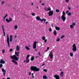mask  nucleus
<instances>
[{
    "mask_svg": "<svg viewBox=\"0 0 79 79\" xmlns=\"http://www.w3.org/2000/svg\"><path fill=\"white\" fill-rule=\"evenodd\" d=\"M6 21L7 22V23H10V22L12 21V18H9V20L8 19H6Z\"/></svg>",
    "mask_w": 79,
    "mask_h": 79,
    "instance_id": "8",
    "label": "nucleus"
},
{
    "mask_svg": "<svg viewBox=\"0 0 79 79\" xmlns=\"http://www.w3.org/2000/svg\"><path fill=\"white\" fill-rule=\"evenodd\" d=\"M45 23V24H48V22H46Z\"/></svg>",
    "mask_w": 79,
    "mask_h": 79,
    "instance_id": "59",
    "label": "nucleus"
},
{
    "mask_svg": "<svg viewBox=\"0 0 79 79\" xmlns=\"http://www.w3.org/2000/svg\"><path fill=\"white\" fill-rule=\"evenodd\" d=\"M42 0H40V3H42Z\"/></svg>",
    "mask_w": 79,
    "mask_h": 79,
    "instance_id": "51",
    "label": "nucleus"
},
{
    "mask_svg": "<svg viewBox=\"0 0 79 79\" xmlns=\"http://www.w3.org/2000/svg\"><path fill=\"white\" fill-rule=\"evenodd\" d=\"M64 35H62L60 38L61 39H63V38H64Z\"/></svg>",
    "mask_w": 79,
    "mask_h": 79,
    "instance_id": "42",
    "label": "nucleus"
},
{
    "mask_svg": "<svg viewBox=\"0 0 79 79\" xmlns=\"http://www.w3.org/2000/svg\"><path fill=\"white\" fill-rule=\"evenodd\" d=\"M30 56V55H28L27 56V57L26 59H28V58H29V56Z\"/></svg>",
    "mask_w": 79,
    "mask_h": 79,
    "instance_id": "43",
    "label": "nucleus"
},
{
    "mask_svg": "<svg viewBox=\"0 0 79 79\" xmlns=\"http://www.w3.org/2000/svg\"><path fill=\"white\" fill-rule=\"evenodd\" d=\"M39 55H40V56H41V55H40V52H39Z\"/></svg>",
    "mask_w": 79,
    "mask_h": 79,
    "instance_id": "53",
    "label": "nucleus"
},
{
    "mask_svg": "<svg viewBox=\"0 0 79 79\" xmlns=\"http://www.w3.org/2000/svg\"><path fill=\"white\" fill-rule=\"evenodd\" d=\"M32 78H34V76H32Z\"/></svg>",
    "mask_w": 79,
    "mask_h": 79,
    "instance_id": "61",
    "label": "nucleus"
},
{
    "mask_svg": "<svg viewBox=\"0 0 79 79\" xmlns=\"http://www.w3.org/2000/svg\"><path fill=\"white\" fill-rule=\"evenodd\" d=\"M3 67V64H0V68H2Z\"/></svg>",
    "mask_w": 79,
    "mask_h": 79,
    "instance_id": "32",
    "label": "nucleus"
},
{
    "mask_svg": "<svg viewBox=\"0 0 79 79\" xmlns=\"http://www.w3.org/2000/svg\"><path fill=\"white\" fill-rule=\"evenodd\" d=\"M10 52H12L13 51V49H11L10 50Z\"/></svg>",
    "mask_w": 79,
    "mask_h": 79,
    "instance_id": "47",
    "label": "nucleus"
},
{
    "mask_svg": "<svg viewBox=\"0 0 79 79\" xmlns=\"http://www.w3.org/2000/svg\"><path fill=\"white\" fill-rule=\"evenodd\" d=\"M7 79H10V77H8L7 78Z\"/></svg>",
    "mask_w": 79,
    "mask_h": 79,
    "instance_id": "58",
    "label": "nucleus"
},
{
    "mask_svg": "<svg viewBox=\"0 0 79 79\" xmlns=\"http://www.w3.org/2000/svg\"><path fill=\"white\" fill-rule=\"evenodd\" d=\"M37 9L38 8V6H37Z\"/></svg>",
    "mask_w": 79,
    "mask_h": 79,
    "instance_id": "64",
    "label": "nucleus"
},
{
    "mask_svg": "<svg viewBox=\"0 0 79 79\" xmlns=\"http://www.w3.org/2000/svg\"><path fill=\"white\" fill-rule=\"evenodd\" d=\"M0 63L5 64V61L3 60V59H1L0 60Z\"/></svg>",
    "mask_w": 79,
    "mask_h": 79,
    "instance_id": "16",
    "label": "nucleus"
},
{
    "mask_svg": "<svg viewBox=\"0 0 79 79\" xmlns=\"http://www.w3.org/2000/svg\"><path fill=\"white\" fill-rule=\"evenodd\" d=\"M68 16H71V13H68Z\"/></svg>",
    "mask_w": 79,
    "mask_h": 79,
    "instance_id": "40",
    "label": "nucleus"
},
{
    "mask_svg": "<svg viewBox=\"0 0 79 79\" xmlns=\"http://www.w3.org/2000/svg\"><path fill=\"white\" fill-rule=\"evenodd\" d=\"M55 28H56V29L57 31H60V27H56Z\"/></svg>",
    "mask_w": 79,
    "mask_h": 79,
    "instance_id": "22",
    "label": "nucleus"
},
{
    "mask_svg": "<svg viewBox=\"0 0 79 79\" xmlns=\"http://www.w3.org/2000/svg\"><path fill=\"white\" fill-rule=\"evenodd\" d=\"M43 78H44V79H46L47 78V77L46 76H44L43 77Z\"/></svg>",
    "mask_w": 79,
    "mask_h": 79,
    "instance_id": "38",
    "label": "nucleus"
},
{
    "mask_svg": "<svg viewBox=\"0 0 79 79\" xmlns=\"http://www.w3.org/2000/svg\"><path fill=\"white\" fill-rule=\"evenodd\" d=\"M35 51H36V52H37V50L36 49H35Z\"/></svg>",
    "mask_w": 79,
    "mask_h": 79,
    "instance_id": "62",
    "label": "nucleus"
},
{
    "mask_svg": "<svg viewBox=\"0 0 79 79\" xmlns=\"http://www.w3.org/2000/svg\"><path fill=\"white\" fill-rule=\"evenodd\" d=\"M73 53L71 52L70 53V56H71V57H73Z\"/></svg>",
    "mask_w": 79,
    "mask_h": 79,
    "instance_id": "25",
    "label": "nucleus"
},
{
    "mask_svg": "<svg viewBox=\"0 0 79 79\" xmlns=\"http://www.w3.org/2000/svg\"><path fill=\"white\" fill-rule=\"evenodd\" d=\"M73 46L72 50H73V52H76L77 49H76V44H74L73 45Z\"/></svg>",
    "mask_w": 79,
    "mask_h": 79,
    "instance_id": "5",
    "label": "nucleus"
},
{
    "mask_svg": "<svg viewBox=\"0 0 79 79\" xmlns=\"http://www.w3.org/2000/svg\"><path fill=\"white\" fill-rule=\"evenodd\" d=\"M29 76H30V75H31V72H29Z\"/></svg>",
    "mask_w": 79,
    "mask_h": 79,
    "instance_id": "50",
    "label": "nucleus"
},
{
    "mask_svg": "<svg viewBox=\"0 0 79 79\" xmlns=\"http://www.w3.org/2000/svg\"><path fill=\"white\" fill-rule=\"evenodd\" d=\"M25 48L26 49H27V50H30V48H29L27 46H26Z\"/></svg>",
    "mask_w": 79,
    "mask_h": 79,
    "instance_id": "26",
    "label": "nucleus"
},
{
    "mask_svg": "<svg viewBox=\"0 0 79 79\" xmlns=\"http://www.w3.org/2000/svg\"><path fill=\"white\" fill-rule=\"evenodd\" d=\"M16 50L15 51V54L17 56H18L19 55V52H16Z\"/></svg>",
    "mask_w": 79,
    "mask_h": 79,
    "instance_id": "18",
    "label": "nucleus"
},
{
    "mask_svg": "<svg viewBox=\"0 0 79 79\" xmlns=\"http://www.w3.org/2000/svg\"><path fill=\"white\" fill-rule=\"evenodd\" d=\"M69 0H65V2H66L67 3H68V2H69Z\"/></svg>",
    "mask_w": 79,
    "mask_h": 79,
    "instance_id": "46",
    "label": "nucleus"
},
{
    "mask_svg": "<svg viewBox=\"0 0 79 79\" xmlns=\"http://www.w3.org/2000/svg\"><path fill=\"white\" fill-rule=\"evenodd\" d=\"M37 57H39V56H36V58H37Z\"/></svg>",
    "mask_w": 79,
    "mask_h": 79,
    "instance_id": "63",
    "label": "nucleus"
},
{
    "mask_svg": "<svg viewBox=\"0 0 79 79\" xmlns=\"http://www.w3.org/2000/svg\"><path fill=\"white\" fill-rule=\"evenodd\" d=\"M49 56L51 58L50 61H53V53H52V51H51L49 54Z\"/></svg>",
    "mask_w": 79,
    "mask_h": 79,
    "instance_id": "4",
    "label": "nucleus"
},
{
    "mask_svg": "<svg viewBox=\"0 0 79 79\" xmlns=\"http://www.w3.org/2000/svg\"><path fill=\"white\" fill-rule=\"evenodd\" d=\"M2 4L3 5H4L5 3V1H3L2 2Z\"/></svg>",
    "mask_w": 79,
    "mask_h": 79,
    "instance_id": "34",
    "label": "nucleus"
},
{
    "mask_svg": "<svg viewBox=\"0 0 79 79\" xmlns=\"http://www.w3.org/2000/svg\"><path fill=\"white\" fill-rule=\"evenodd\" d=\"M49 30L50 32H52V28H49Z\"/></svg>",
    "mask_w": 79,
    "mask_h": 79,
    "instance_id": "41",
    "label": "nucleus"
},
{
    "mask_svg": "<svg viewBox=\"0 0 79 79\" xmlns=\"http://www.w3.org/2000/svg\"><path fill=\"white\" fill-rule=\"evenodd\" d=\"M54 77L56 79H60V77L57 75H55Z\"/></svg>",
    "mask_w": 79,
    "mask_h": 79,
    "instance_id": "11",
    "label": "nucleus"
},
{
    "mask_svg": "<svg viewBox=\"0 0 79 79\" xmlns=\"http://www.w3.org/2000/svg\"><path fill=\"white\" fill-rule=\"evenodd\" d=\"M42 39L43 40H45V37L43 36L42 37Z\"/></svg>",
    "mask_w": 79,
    "mask_h": 79,
    "instance_id": "35",
    "label": "nucleus"
},
{
    "mask_svg": "<svg viewBox=\"0 0 79 79\" xmlns=\"http://www.w3.org/2000/svg\"><path fill=\"white\" fill-rule=\"evenodd\" d=\"M20 48V47L19 46V45H17L16 47V50H17V51H19Z\"/></svg>",
    "mask_w": 79,
    "mask_h": 79,
    "instance_id": "15",
    "label": "nucleus"
},
{
    "mask_svg": "<svg viewBox=\"0 0 79 79\" xmlns=\"http://www.w3.org/2000/svg\"><path fill=\"white\" fill-rule=\"evenodd\" d=\"M43 21H46V19H41V22H43Z\"/></svg>",
    "mask_w": 79,
    "mask_h": 79,
    "instance_id": "27",
    "label": "nucleus"
},
{
    "mask_svg": "<svg viewBox=\"0 0 79 79\" xmlns=\"http://www.w3.org/2000/svg\"><path fill=\"white\" fill-rule=\"evenodd\" d=\"M2 28L3 30V33L4 34V36H5V29H4V26L3 25L2 26Z\"/></svg>",
    "mask_w": 79,
    "mask_h": 79,
    "instance_id": "13",
    "label": "nucleus"
},
{
    "mask_svg": "<svg viewBox=\"0 0 79 79\" xmlns=\"http://www.w3.org/2000/svg\"><path fill=\"white\" fill-rule=\"evenodd\" d=\"M36 19H37L38 21H41V19H40L39 16H37V17L36 18Z\"/></svg>",
    "mask_w": 79,
    "mask_h": 79,
    "instance_id": "17",
    "label": "nucleus"
},
{
    "mask_svg": "<svg viewBox=\"0 0 79 79\" xmlns=\"http://www.w3.org/2000/svg\"><path fill=\"white\" fill-rule=\"evenodd\" d=\"M47 40L46 39L44 40V42L45 43H46V42H47Z\"/></svg>",
    "mask_w": 79,
    "mask_h": 79,
    "instance_id": "49",
    "label": "nucleus"
},
{
    "mask_svg": "<svg viewBox=\"0 0 79 79\" xmlns=\"http://www.w3.org/2000/svg\"><path fill=\"white\" fill-rule=\"evenodd\" d=\"M60 75L61 76V77H63V75H64L63 72H61V73L60 74Z\"/></svg>",
    "mask_w": 79,
    "mask_h": 79,
    "instance_id": "23",
    "label": "nucleus"
},
{
    "mask_svg": "<svg viewBox=\"0 0 79 79\" xmlns=\"http://www.w3.org/2000/svg\"><path fill=\"white\" fill-rule=\"evenodd\" d=\"M43 71L44 72H47V70L46 69H44L43 70Z\"/></svg>",
    "mask_w": 79,
    "mask_h": 79,
    "instance_id": "44",
    "label": "nucleus"
},
{
    "mask_svg": "<svg viewBox=\"0 0 79 79\" xmlns=\"http://www.w3.org/2000/svg\"><path fill=\"white\" fill-rule=\"evenodd\" d=\"M51 26H52V27H53V25L52 24V25H51Z\"/></svg>",
    "mask_w": 79,
    "mask_h": 79,
    "instance_id": "60",
    "label": "nucleus"
},
{
    "mask_svg": "<svg viewBox=\"0 0 79 79\" xmlns=\"http://www.w3.org/2000/svg\"><path fill=\"white\" fill-rule=\"evenodd\" d=\"M68 10H71V8H70V7H68Z\"/></svg>",
    "mask_w": 79,
    "mask_h": 79,
    "instance_id": "48",
    "label": "nucleus"
},
{
    "mask_svg": "<svg viewBox=\"0 0 79 79\" xmlns=\"http://www.w3.org/2000/svg\"><path fill=\"white\" fill-rule=\"evenodd\" d=\"M72 25L73 26H74L75 25H76V23H75L73 22V23H72Z\"/></svg>",
    "mask_w": 79,
    "mask_h": 79,
    "instance_id": "36",
    "label": "nucleus"
},
{
    "mask_svg": "<svg viewBox=\"0 0 79 79\" xmlns=\"http://www.w3.org/2000/svg\"><path fill=\"white\" fill-rule=\"evenodd\" d=\"M7 44L9 47H10V39H9V36L8 35H7Z\"/></svg>",
    "mask_w": 79,
    "mask_h": 79,
    "instance_id": "6",
    "label": "nucleus"
},
{
    "mask_svg": "<svg viewBox=\"0 0 79 79\" xmlns=\"http://www.w3.org/2000/svg\"><path fill=\"white\" fill-rule=\"evenodd\" d=\"M30 69L31 71H35L37 72L39 71V68H37L36 66H31L30 68Z\"/></svg>",
    "mask_w": 79,
    "mask_h": 79,
    "instance_id": "1",
    "label": "nucleus"
},
{
    "mask_svg": "<svg viewBox=\"0 0 79 79\" xmlns=\"http://www.w3.org/2000/svg\"><path fill=\"white\" fill-rule=\"evenodd\" d=\"M7 16H8V14H6L4 18V19H5Z\"/></svg>",
    "mask_w": 79,
    "mask_h": 79,
    "instance_id": "33",
    "label": "nucleus"
},
{
    "mask_svg": "<svg viewBox=\"0 0 79 79\" xmlns=\"http://www.w3.org/2000/svg\"><path fill=\"white\" fill-rule=\"evenodd\" d=\"M57 39V42H59L60 40V39L59 38V37H57L56 38Z\"/></svg>",
    "mask_w": 79,
    "mask_h": 79,
    "instance_id": "28",
    "label": "nucleus"
},
{
    "mask_svg": "<svg viewBox=\"0 0 79 79\" xmlns=\"http://www.w3.org/2000/svg\"><path fill=\"white\" fill-rule=\"evenodd\" d=\"M44 9L45 11H50L51 10V8L50 7H49L48 8H47V7H45Z\"/></svg>",
    "mask_w": 79,
    "mask_h": 79,
    "instance_id": "9",
    "label": "nucleus"
},
{
    "mask_svg": "<svg viewBox=\"0 0 79 79\" xmlns=\"http://www.w3.org/2000/svg\"><path fill=\"white\" fill-rule=\"evenodd\" d=\"M31 76H34V73H32V74H31Z\"/></svg>",
    "mask_w": 79,
    "mask_h": 79,
    "instance_id": "57",
    "label": "nucleus"
},
{
    "mask_svg": "<svg viewBox=\"0 0 79 79\" xmlns=\"http://www.w3.org/2000/svg\"><path fill=\"white\" fill-rule=\"evenodd\" d=\"M10 58H11L12 59L15 60H17V61L19 60V59L18 58V57L16 56V55H14L13 56H10Z\"/></svg>",
    "mask_w": 79,
    "mask_h": 79,
    "instance_id": "3",
    "label": "nucleus"
},
{
    "mask_svg": "<svg viewBox=\"0 0 79 79\" xmlns=\"http://www.w3.org/2000/svg\"><path fill=\"white\" fill-rule=\"evenodd\" d=\"M44 65H45V64H43L42 65V66H44Z\"/></svg>",
    "mask_w": 79,
    "mask_h": 79,
    "instance_id": "52",
    "label": "nucleus"
},
{
    "mask_svg": "<svg viewBox=\"0 0 79 79\" xmlns=\"http://www.w3.org/2000/svg\"><path fill=\"white\" fill-rule=\"evenodd\" d=\"M26 62L27 63H29V60L28 59H26V60L24 61V63H26Z\"/></svg>",
    "mask_w": 79,
    "mask_h": 79,
    "instance_id": "19",
    "label": "nucleus"
},
{
    "mask_svg": "<svg viewBox=\"0 0 79 79\" xmlns=\"http://www.w3.org/2000/svg\"><path fill=\"white\" fill-rule=\"evenodd\" d=\"M69 10L66 11H65V13H66V14H67V13H69Z\"/></svg>",
    "mask_w": 79,
    "mask_h": 79,
    "instance_id": "45",
    "label": "nucleus"
},
{
    "mask_svg": "<svg viewBox=\"0 0 79 79\" xmlns=\"http://www.w3.org/2000/svg\"><path fill=\"white\" fill-rule=\"evenodd\" d=\"M14 28L15 30H17V29H18V26L15 25L14 26Z\"/></svg>",
    "mask_w": 79,
    "mask_h": 79,
    "instance_id": "24",
    "label": "nucleus"
},
{
    "mask_svg": "<svg viewBox=\"0 0 79 79\" xmlns=\"http://www.w3.org/2000/svg\"><path fill=\"white\" fill-rule=\"evenodd\" d=\"M45 5V3H43L42 4V5Z\"/></svg>",
    "mask_w": 79,
    "mask_h": 79,
    "instance_id": "56",
    "label": "nucleus"
},
{
    "mask_svg": "<svg viewBox=\"0 0 79 79\" xmlns=\"http://www.w3.org/2000/svg\"><path fill=\"white\" fill-rule=\"evenodd\" d=\"M53 34L54 35H56V34H57V33H56V31L55 30L54 31Z\"/></svg>",
    "mask_w": 79,
    "mask_h": 79,
    "instance_id": "21",
    "label": "nucleus"
},
{
    "mask_svg": "<svg viewBox=\"0 0 79 79\" xmlns=\"http://www.w3.org/2000/svg\"><path fill=\"white\" fill-rule=\"evenodd\" d=\"M34 60V56H32V58H31V61H33Z\"/></svg>",
    "mask_w": 79,
    "mask_h": 79,
    "instance_id": "30",
    "label": "nucleus"
},
{
    "mask_svg": "<svg viewBox=\"0 0 79 79\" xmlns=\"http://www.w3.org/2000/svg\"><path fill=\"white\" fill-rule=\"evenodd\" d=\"M70 28L72 29H73V27H74V26L72 25H71L70 26Z\"/></svg>",
    "mask_w": 79,
    "mask_h": 79,
    "instance_id": "31",
    "label": "nucleus"
},
{
    "mask_svg": "<svg viewBox=\"0 0 79 79\" xmlns=\"http://www.w3.org/2000/svg\"><path fill=\"white\" fill-rule=\"evenodd\" d=\"M12 62L13 63H14L16 65H17V64H18V63H17V62L16 61V60H12Z\"/></svg>",
    "mask_w": 79,
    "mask_h": 79,
    "instance_id": "14",
    "label": "nucleus"
},
{
    "mask_svg": "<svg viewBox=\"0 0 79 79\" xmlns=\"http://www.w3.org/2000/svg\"><path fill=\"white\" fill-rule=\"evenodd\" d=\"M53 14V10H51L49 11V16H52Z\"/></svg>",
    "mask_w": 79,
    "mask_h": 79,
    "instance_id": "7",
    "label": "nucleus"
},
{
    "mask_svg": "<svg viewBox=\"0 0 79 79\" xmlns=\"http://www.w3.org/2000/svg\"><path fill=\"white\" fill-rule=\"evenodd\" d=\"M56 12H57V13H58V12H59L60 11V10H59L57 9L56 10Z\"/></svg>",
    "mask_w": 79,
    "mask_h": 79,
    "instance_id": "39",
    "label": "nucleus"
},
{
    "mask_svg": "<svg viewBox=\"0 0 79 79\" xmlns=\"http://www.w3.org/2000/svg\"><path fill=\"white\" fill-rule=\"evenodd\" d=\"M13 40V36L11 35L10 36V42H12V40Z\"/></svg>",
    "mask_w": 79,
    "mask_h": 79,
    "instance_id": "20",
    "label": "nucleus"
},
{
    "mask_svg": "<svg viewBox=\"0 0 79 79\" xmlns=\"http://www.w3.org/2000/svg\"><path fill=\"white\" fill-rule=\"evenodd\" d=\"M31 5L33 6L34 5V3H32L31 4Z\"/></svg>",
    "mask_w": 79,
    "mask_h": 79,
    "instance_id": "55",
    "label": "nucleus"
},
{
    "mask_svg": "<svg viewBox=\"0 0 79 79\" xmlns=\"http://www.w3.org/2000/svg\"><path fill=\"white\" fill-rule=\"evenodd\" d=\"M49 48H49V47H48V48H47V50H48Z\"/></svg>",
    "mask_w": 79,
    "mask_h": 79,
    "instance_id": "54",
    "label": "nucleus"
},
{
    "mask_svg": "<svg viewBox=\"0 0 79 79\" xmlns=\"http://www.w3.org/2000/svg\"><path fill=\"white\" fill-rule=\"evenodd\" d=\"M2 53H3V54H4V53H5V50L3 49L2 50Z\"/></svg>",
    "mask_w": 79,
    "mask_h": 79,
    "instance_id": "29",
    "label": "nucleus"
},
{
    "mask_svg": "<svg viewBox=\"0 0 79 79\" xmlns=\"http://www.w3.org/2000/svg\"><path fill=\"white\" fill-rule=\"evenodd\" d=\"M36 44H37V43H36V41H35L33 44V48H36Z\"/></svg>",
    "mask_w": 79,
    "mask_h": 79,
    "instance_id": "12",
    "label": "nucleus"
},
{
    "mask_svg": "<svg viewBox=\"0 0 79 79\" xmlns=\"http://www.w3.org/2000/svg\"><path fill=\"white\" fill-rule=\"evenodd\" d=\"M61 18L63 22L65 21V20H66V18L65 17V12H64V11H63L62 12V15L61 17Z\"/></svg>",
    "mask_w": 79,
    "mask_h": 79,
    "instance_id": "2",
    "label": "nucleus"
},
{
    "mask_svg": "<svg viewBox=\"0 0 79 79\" xmlns=\"http://www.w3.org/2000/svg\"><path fill=\"white\" fill-rule=\"evenodd\" d=\"M31 15L33 16H35V13H31Z\"/></svg>",
    "mask_w": 79,
    "mask_h": 79,
    "instance_id": "37",
    "label": "nucleus"
},
{
    "mask_svg": "<svg viewBox=\"0 0 79 79\" xmlns=\"http://www.w3.org/2000/svg\"><path fill=\"white\" fill-rule=\"evenodd\" d=\"M2 71L3 72V74L4 76H5V73H6V71L4 69H2Z\"/></svg>",
    "mask_w": 79,
    "mask_h": 79,
    "instance_id": "10",
    "label": "nucleus"
}]
</instances>
